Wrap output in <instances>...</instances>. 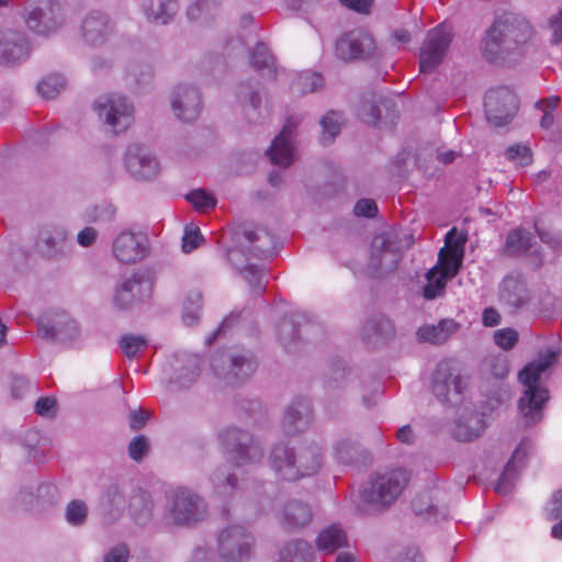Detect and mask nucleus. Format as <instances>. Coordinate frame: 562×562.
I'll return each instance as SVG.
<instances>
[{"label":"nucleus","instance_id":"1","mask_svg":"<svg viewBox=\"0 0 562 562\" xmlns=\"http://www.w3.org/2000/svg\"><path fill=\"white\" fill-rule=\"evenodd\" d=\"M531 25L522 18L507 13L486 30L481 50L491 64L516 63L531 53Z\"/></svg>","mask_w":562,"mask_h":562},{"label":"nucleus","instance_id":"2","mask_svg":"<svg viewBox=\"0 0 562 562\" xmlns=\"http://www.w3.org/2000/svg\"><path fill=\"white\" fill-rule=\"evenodd\" d=\"M558 357L559 351L554 349L540 351L538 358L528 363L518 374L524 386L518 407L527 426L539 423L543 417V407L549 400V392L541 386V378L557 362Z\"/></svg>","mask_w":562,"mask_h":562},{"label":"nucleus","instance_id":"3","mask_svg":"<svg viewBox=\"0 0 562 562\" xmlns=\"http://www.w3.org/2000/svg\"><path fill=\"white\" fill-rule=\"evenodd\" d=\"M269 462L279 479L296 481L314 475L321 470L324 463V448L316 441H305L294 449L276 445Z\"/></svg>","mask_w":562,"mask_h":562},{"label":"nucleus","instance_id":"4","mask_svg":"<svg viewBox=\"0 0 562 562\" xmlns=\"http://www.w3.org/2000/svg\"><path fill=\"white\" fill-rule=\"evenodd\" d=\"M465 241L463 234H458L454 227L451 228L438 254L437 263L426 273V281H447L454 278L462 266Z\"/></svg>","mask_w":562,"mask_h":562},{"label":"nucleus","instance_id":"5","mask_svg":"<svg viewBox=\"0 0 562 562\" xmlns=\"http://www.w3.org/2000/svg\"><path fill=\"white\" fill-rule=\"evenodd\" d=\"M408 481L409 474L404 469L379 474L369 487L363 488L361 497L368 504L387 507L402 494Z\"/></svg>","mask_w":562,"mask_h":562},{"label":"nucleus","instance_id":"6","mask_svg":"<svg viewBox=\"0 0 562 562\" xmlns=\"http://www.w3.org/2000/svg\"><path fill=\"white\" fill-rule=\"evenodd\" d=\"M218 440L224 453L238 467L256 463L262 459L261 446L248 432L236 427L222 430Z\"/></svg>","mask_w":562,"mask_h":562},{"label":"nucleus","instance_id":"7","mask_svg":"<svg viewBox=\"0 0 562 562\" xmlns=\"http://www.w3.org/2000/svg\"><path fill=\"white\" fill-rule=\"evenodd\" d=\"M430 387L442 403H458L468 387V380L451 360H441L431 373Z\"/></svg>","mask_w":562,"mask_h":562},{"label":"nucleus","instance_id":"8","mask_svg":"<svg viewBox=\"0 0 562 562\" xmlns=\"http://www.w3.org/2000/svg\"><path fill=\"white\" fill-rule=\"evenodd\" d=\"M168 517L176 525H192L206 516L203 498L188 487H178L168 496Z\"/></svg>","mask_w":562,"mask_h":562},{"label":"nucleus","instance_id":"9","mask_svg":"<svg viewBox=\"0 0 562 562\" xmlns=\"http://www.w3.org/2000/svg\"><path fill=\"white\" fill-rule=\"evenodd\" d=\"M221 562H247L252 555V535L241 525H229L218 535Z\"/></svg>","mask_w":562,"mask_h":562},{"label":"nucleus","instance_id":"10","mask_svg":"<svg viewBox=\"0 0 562 562\" xmlns=\"http://www.w3.org/2000/svg\"><path fill=\"white\" fill-rule=\"evenodd\" d=\"M98 116L116 134L126 131L134 121L133 104L123 95H101L93 104Z\"/></svg>","mask_w":562,"mask_h":562},{"label":"nucleus","instance_id":"11","mask_svg":"<svg viewBox=\"0 0 562 562\" xmlns=\"http://www.w3.org/2000/svg\"><path fill=\"white\" fill-rule=\"evenodd\" d=\"M518 108V98L509 87H497L485 94V115L494 126L508 124L516 115Z\"/></svg>","mask_w":562,"mask_h":562},{"label":"nucleus","instance_id":"12","mask_svg":"<svg viewBox=\"0 0 562 562\" xmlns=\"http://www.w3.org/2000/svg\"><path fill=\"white\" fill-rule=\"evenodd\" d=\"M451 41L452 34L443 24L428 31L419 52L420 72H431L442 63Z\"/></svg>","mask_w":562,"mask_h":562},{"label":"nucleus","instance_id":"13","mask_svg":"<svg viewBox=\"0 0 562 562\" xmlns=\"http://www.w3.org/2000/svg\"><path fill=\"white\" fill-rule=\"evenodd\" d=\"M501 252L510 258H527L528 265L533 269L540 268L544 262L540 248L536 247L533 233L524 227L514 228L507 234Z\"/></svg>","mask_w":562,"mask_h":562},{"label":"nucleus","instance_id":"14","mask_svg":"<svg viewBox=\"0 0 562 562\" xmlns=\"http://www.w3.org/2000/svg\"><path fill=\"white\" fill-rule=\"evenodd\" d=\"M112 254L121 263H137L144 260L149 254L148 238L142 233L123 229L112 241Z\"/></svg>","mask_w":562,"mask_h":562},{"label":"nucleus","instance_id":"15","mask_svg":"<svg viewBox=\"0 0 562 562\" xmlns=\"http://www.w3.org/2000/svg\"><path fill=\"white\" fill-rule=\"evenodd\" d=\"M61 23L60 5L54 0H32L27 5L26 24L37 34H48Z\"/></svg>","mask_w":562,"mask_h":562},{"label":"nucleus","instance_id":"16","mask_svg":"<svg viewBox=\"0 0 562 562\" xmlns=\"http://www.w3.org/2000/svg\"><path fill=\"white\" fill-rule=\"evenodd\" d=\"M336 56L341 60L367 59L375 53L373 37L362 30H353L336 41Z\"/></svg>","mask_w":562,"mask_h":562},{"label":"nucleus","instance_id":"17","mask_svg":"<svg viewBox=\"0 0 562 562\" xmlns=\"http://www.w3.org/2000/svg\"><path fill=\"white\" fill-rule=\"evenodd\" d=\"M124 164L131 176L138 180H153L160 171L157 158L138 144L127 147Z\"/></svg>","mask_w":562,"mask_h":562},{"label":"nucleus","instance_id":"18","mask_svg":"<svg viewBox=\"0 0 562 562\" xmlns=\"http://www.w3.org/2000/svg\"><path fill=\"white\" fill-rule=\"evenodd\" d=\"M30 43L24 33L14 30L0 31V65L13 66L24 61L30 54Z\"/></svg>","mask_w":562,"mask_h":562},{"label":"nucleus","instance_id":"19","mask_svg":"<svg viewBox=\"0 0 562 562\" xmlns=\"http://www.w3.org/2000/svg\"><path fill=\"white\" fill-rule=\"evenodd\" d=\"M40 330L45 337L57 339L61 342L72 344L80 337V328L75 319L66 312H58L53 319L42 317L38 321Z\"/></svg>","mask_w":562,"mask_h":562},{"label":"nucleus","instance_id":"20","mask_svg":"<svg viewBox=\"0 0 562 562\" xmlns=\"http://www.w3.org/2000/svg\"><path fill=\"white\" fill-rule=\"evenodd\" d=\"M171 109L175 115L183 122L194 121L200 113L201 100L195 87L179 85L171 94Z\"/></svg>","mask_w":562,"mask_h":562},{"label":"nucleus","instance_id":"21","mask_svg":"<svg viewBox=\"0 0 562 562\" xmlns=\"http://www.w3.org/2000/svg\"><path fill=\"white\" fill-rule=\"evenodd\" d=\"M299 121L288 117L279 135L274 137L267 155L273 165L289 167L293 161L292 135Z\"/></svg>","mask_w":562,"mask_h":562},{"label":"nucleus","instance_id":"22","mask_svg":"<svg viewBox=\"0 0 562 562\" xmlns=\"http://www.w3.org/2000/svg\"><path fill=\"white\" fill-rule=\"evenodd\" d=\"M212 368L215 373L229 384H237L248 379L256 370L257 363L249 351H241L229 356L227 370H220L217 359H213Z\"/></svg>","mask_w":562,"mask_h":562},{"label":"nucleus","instance_id":"23","mask_svg":"<svg viewBox=\"0 0 562 562\" xmlns=\"http://www.w3.org/2000/svg\"><path fill=\"white\" fill-rule=\"evenodd\" d=\"M535 449V442L530 438H524L518 447L513 452L510 460L506 463L503 473L501 474L496 485L495 492L502 495H506L510 492L516 470L518 465H521L527 460L528 456Z\"/></svg>","mask_w":562,"mask_h":562},{"label":"nucleus","instance_id":"24","mask_svg":"<svg viewBox=\"0 0 562 562\" xmlns=\"http://www.w3.org/2000/svg\"><path fill=\"white\" fill-rule=\"evenodd\" d=\"M401 258V249L390 236L383 235L374 238L372 263L376 269L385 272L393 271L397 268Z\"/></svg>","mask_w":562,"mask_h":562},{"label":"nucleus","instance_id":"25","mask_svg":"<svg viewBox=\"0 0 562 562\" xmlns=\"http://www.w3.org/2000/svg\"><path fill=\"white\" fill-rule=\"evenodd\" d=\"M312 420L311 404L307 398H296L285 411L282 427L286 435L294 436L304 431Z\"/></svg>","mask_w":562,"mask_h":562},{"label":"nucleus","instance_id":"26","mask_svg":"<svg viewBox=\"0 0 562 562\" xmlns=\"http://www.w3.org/2000/svg\"><path fill=\"white\" fill-rule=\"evenodd\" d=\"M36 245L49 259L67 258L72 248V243L64 229L41 232Z\"/></svg>","mask_w":562,"mask_h":562},{"label":"nucleus","instance_id":"27","mask_svg":"<svg viewBox=\"0 0 562 562\" xmlns=\"http://www.w3.org/2000/svg\"><path fill=\"white\" fill-rule=\"evenodd\" d=\"M112 32V25L101 11L89 12L81 24L83 40L92 46L103 44Z\"/></svg>","mask_w":562,"mask_h":562},{"label":"nucleus","instance_id":"28","mask_svg":"<svg viewBox=\"0 0 562 562\" xmlns=\"http://www.w3.org/2000/svg\"><path fill=\"white\" fill-rule=\"evenodd\" d=\"M153 283H121L115 290L113 301L121 310L132 308L151 297Z\"/></svg>","mask_w":562,"mask_h":562},{"label":"nucleus","instance_id":"29","mask_svg":"<svg viewBox=\"0 0 562 562\" xmlns=\"http://www.w3.org/2000/svg\"><path fill=\"white\" fill-rule=\"evenodd\" d=\"M227 260L238 271L239 276L247 281H269L277 279L271 271L263 265H257L246 258L240 249H229L227 251Z\"/></svg>","mask_w":562,"mask_h":562},{"label":"nucleus","instance_id":"30","mask_svg":"<svg viewBox=\"0 0 562 562\" xmlns=\"http://www.w3.org/2000/svg\"><path fill=\"white\" fill-rule=\"evenodd\" d=\"M394 333L392 322L383 315H376L366 322L361 336L366 342L375 347L384 344Z\"/></svg>","mask_w":562,"mask_h":562},{"label":"nucleus","instance_id":"31","mask_svg":"<svg viewBox=\"0 0 562 562\" xmlns=\"http://www.w3.org/2000/svg\"><path fill=\"white\" fill-rule=\"evenodd\" d=\"M485 428V422L482 414L477 412H467L456 422L453 428L454 437L460 441H471L477 438Z\"/></svg>","mask_w":562,"mask_h":562},{"label":"nucleus","instance_id":"32","mask_svg":"<svg viewBox=\"0 0 562 562\" xmlns=\"http://www.w3.org/2000/svg\"><path fill=\"white\" fill-rule=\"evenodd\" d=\"M311 519L310 506L301 501H290L281 513V522L289 530L304 527Z\"/></svg>","mask_w":562,"mask_h":562},{"label":"nucleus","instance_id":"33","mask_svg":"<svg viewBox=\"0 0 562 562\" xmlns=\"http://www.w3.org/2000/svg\"><path fill=\"white\" fill-rule=\"evenodd\" d=\"M249 60L255 70L262 77L274 78L278 74L276 59L269 47L262 42L257 43L250 50Z\"/></svg>","mask_w":562,"mask_h":562},{"label":"nucleus","instance_id":"34","mask_svg":"<svg viewBox=\"0 0 562 562\" xmlns=\"http://www.w3.org/2000/svg\"><path fill=\"white\" fill-rule=\"evenodd\" d=\"M300 319H305V316L301 313H292L291 315H285L278 325V338L289 352L295 350L299 339V327L301 326Z\"/></svg>","mask_w":562,"mask_h":562},{"label":"nucleus","instance_id":"35","mask_svg":"<svg viewBox=\"0 0 562 562\" xmlns=\"http://www.w3.org/2000/svg\"><path fill=\"white\" fill-rule=\"evenodd\" d=\"M459 328V325L453 319H442L438 325L422 326L418 331V338L422 341L431 344L445 342L453 333Z\"/></svg>","mask_w":562,"mask_h":562},{"label":"nucleus","instance_id":"36","mask_svg":"<svg viewBox=\"0 0 562 562\" xmlns=\"http://www.w3.org/2000/svg\"><path fill=\"white\" fill-rule=\"evenodd\" d=\"M179 10L178 0H158L157 8L153 3L143 4V11L146 19L155 24H167Z\"/></svg>","mask_w":562,"mask_h":562},{"label":"nucleus","instance_id":"37","mask_svg":"<svg viewBox=\"0 0 562 562\" xmlns=\"http://www.w3.org/2000/svg\"><path fill=\"white\" fill-rule=\"evenodd\" d=\"M130 513L137 524H145L151 516L153 501L148 492L137 490L128 503Z\"/></svg>","mask_w":562,"mask_h":562},{"label":"nucleus","instance_id":"38","mask_svg":"<svg viewBox=\"0 0 562 562\" xmlns=\"http://www.w3.org/2000/svg\"><path fill=\"white\" fill-rule=\"evenodd\" d=\"M499 300L510 307L519 308L530 301V293L526 283H503Z\"/></svg>","mask_w":562,"mask_h":562},{"label":"nucleus","instance_id":"39","mask_svg":"<svg viewBox=\"0 0 562 562\" xmlns=\"http://www.w3.org/2000/svg\"><path fill=\"white\" fill-rule=\"evenodd\" d=\"M316 544L319 551L333 553L347 546V536L337 525H331L319 532Z\"/></svg>","mask_w":562,"mask_h":562},{"label":"nucleus","instance_id":"40","mask_svg":"<svg viewBox=\"0 0 562 562\" xmlns=\"http://www.w3.org/2000/svg\"><path fill=\"white\" fill-rule=\"evenodd\" d=\"M313 548L304 540L289 542L281 551L279 562H310Z\"/></svg>","mask_w":562,"mask_h":562},{"label":"nucleus","instance_id":"41","mask_svg":"<svg viewBox=\"0 0 562 562\" xmlns=\"http://www.w3.org/2000/svg\"><path fill=\"white\" fill-rule=\"evenodd\" d=\"M347 384V371L342 363L330 368L325 379V391L329 398L339 397Z\"/></svg>","mask_w":562,"mask_h":562},{"label":"nucleus","instance_id":"42","mask_svg":"<svg viewBox=\"0 0 562 562\" xmlns=\"http://www.w3.org/2000/svg\"><path fill=\"white\" fill-rule=\"evenodd\" d=\"M323 85L324 79L321 74L305 70L296 75L292 83V90L293 92L305 94L316 91L322 88Z\"/></svg>","mask_w":562,"mask_h":562},{"label":"nucleus","instance_id":"43","mask_svg":"<svg viewBox=\"0 0 562 562\" xmlns=\"http://www.w3.org/2000/svg\"><path fill=\"white\" fill-rule=\"evenodd\" d=\"M342 115L336 111L327 112L321 120L323 144L330 143L340 132Z\"/></svg>","mask_w":562,"mask_h":562},{"label":"nucleus","instance_id":"44","mask_svg":"<svg viewBox=\"0 0 562 562\" xmlns=\"http://www.w3.org/2000/svg\"><path fill=\"white\" fill-rule=\"evenodd\" d=\"M214 490L218 495L227 496L237 488L235 474L228 473L226 469H218L211 477Z\"/></svg>","mask_w":562,"mask_h":562},{"label":"nucleus","instance_id":"45","mask_svg":"<svg viewBox=\"0 0 562 562\" xmlns=\"http://www.w3.org/2000/svg\"><path fill=\"white\" fill-rule=\"evenodd\" d=\"M66 80L59 74H50L37 85L38 93L45 99H53L65 88Z\"/></svg>","mask_w":562,"mask_h":562},{"label":"nucleus","instance_id":"46","mask_svg":"<svg viewBox=\"0 0 562 562\" xmlns=\"http://www.w3.org/2000/svg\"><path fill=\"white\" fill-rule=\"evenodd\" d=\"M101 506L109 514L124 508L125 497L117 485H111L106 488L101 498Z\"/></svg>","mask_w":562,"mask_h":562},{"label":"nucleus","instance_id":"47","mask_svg":"<svg viewBox=\"0 0 562 562\" xmlns=\"http://www.w3.org/2000/svg\"><path fill=\"white\" fill-rule=\"evenodd\" d=\"M357 452L356 445L348 438L337 440L333 447V457L340 464H350Z\"/></svg>","mask_w":562,"mask_h":562},{"label":"nucleus","instance_id":"48","mask_svg":"<svg viewBox=\"0 0 562 562\" xmlns=\"http://www.w3.org/2000/svg\"><path fill=\"white\" fill-rule=\"evenodd\" d=\"M148 345L147 339L142 335L127 334L120 339V347L127 358H135Z\"/></svg>","mask_w":562,"mask_h":562},{"label":"nucleus","instance_id":"49","mask_svg":"<svg viewBox=\"0 0 562 562\" xmlns=\"http://www.w3.org/2000/svg\"><path fill=\"white\" fill-rule=\"evenodd\" d=\"M215 0H196L188 8L187 14L191 21H204L215 12Z\"/></svg>","mask_w":562,"mask_h":562},{"label":"nucleus","instance_id":"50","mask_svg":"<svg viewBox=\"0 0 562 562\" xmlns=\"http://www.w3.org/2000/svg\"><path fill=\"white\" fill-rule=\"evenodd\" d=\"M201 304L202 296L200 293L190 294L186 300L182 319L187 326H193L198 323Z\"/></svg>","mask_w":562,"mask_h":562},{"label":"nucleus","instance_id":"51","mask_svg":"<svg viewBox=\"0 0 562 562\" xmlns=\"http://www.w3.org/2000/svg\"><path fill=\"white\" fill-rule=\"evenodd\" d=\"M187 200L192 204V206L200 212H205L207 210L214 209L216 205L215 198L207 193L203 189H196L188 193Z\"/></svg>","mask_w":562,"mask_h":562},{"label":"nucleus","instance_id":"52","mask_svg":"<svg viewBox=\"0 0 562 562\" xmlns=\"http://www.w3.org/2000/svg\"><path fill=\"white\" fill-rule=\"evenodd\" d=\"M200 362L201 360L198 356H191L187 359L186 372L181 373L177 380L180 387H189L196 381L200 375Z\"/></svg>","mask_w":562,"mask_h":562},{"label":"nucleus","instance_id":"53","mask_svg":"<svg viewBox=\"0 0 562 562\" xmlns=\"http://www.w3.org/2000/svg\"><path fill=\"white\" fill-rule=\"evenodd\" d=\"M88 516V508L85 502L80 499L71 501L67 507L65 517L66 520L72 526L82 525Z\"/></svg>","mask_w":562,"mask_h":562},{"label":"nucleus","instance_id":"54","mask_svg":"<svg viewBox=\"0 0 562 562\" xmlns=\"http://www.w3.org/2000/svg\"><path fill=\"white\" fill-rule=\"evenodd\" d=\"M237 99L244 105L248 106L252 112H256L261 104V98L259 93L247 82L238 87Z\"/></svg>","mask_w":562,"mask_h":562},{"label":"nucleus","instance_id":"55","mask_svg":"<svg viewBox=\"0 0 562 562\" xmlns=\"http://www.w3.org/2000/svg\"><path fill=\"white\" fill-rule=\"evenodd\" d=\"M505 156L508 160L514 161L521 167L528 166L532 161L531 150L526 145L516 144L509 146L505 151Z\"/></svg>","mask_w":562,"mask_h":562},{"label":"nucleus","instance_id":"56","mask_svg":"<svg viewBox=\"0 0 562 562\" xmlns=\"http://www.w3.org/2000/svg\"><path fill=\"white\" fill-rule=\"evenodd\" d=\"M484 367L494 378L499 380L504 379L509 371L508 361L502 355L488 357L484 362Z\"/></svg>","mask_w":562,"mask_h":562},{"label":"nucleus","instance_id":"57","mask_svg":"<svg viewBox=\"0 0 562 562\" xmlns=\"http://www.w3.org/2000/svg\"><path fill=\"white\" fill-rule=\"evenodd\" d=\"M495 344L503 350H510L518 341V333L514 328H502L494 333Z\"/></svg>","mask_w":562,"mask_h":562},{"label":"nucleus","instance_id":"58","mask_svg":"<svg viewBox=\"0 0 562 562\" xmlns=\"http://www.w3.org/2000/svg\"><path fill=\"white\" fill-rule=\"evenodd\" d=\"M412 507L417 515H432L437 510L436 505L431 502L429 492H425L415 497L412 502Z\"/></svg>","mask_w":562,"mask_h":562},{"label":"nucleus","instance_id":"59","mask_svg":"<svg viewBox=\"0 0 562 562\" xmlns=\"http://www.w3.org/2000/svg\"><path fill=\"white\" fill-rule=\"evenodd\" d=\"M203 240V237L200 233L199 227L195 226H187L184 229V234L182 237V250L186 254L191 252L195 249L200 243Z\"/></svg>","mask_w":562,"mask_h":562},{"label":"nucleus","instance_id":"60","mask_svg":"<svg viewBox=\"0 0 562 562\" xmlns=\"http://www.w3.org/2000/svg\"><path fill=\"white\" fill-rule=\"evenodd\" d=\"M358 116L369 125H376L380 121L381 112L374 103L363 102L358 109Z\"/></svg>","mask_w":562,"mask_h":562},{"label":"nucleus","instance_id":"61","mask_svg":"<svg viewBox=\"0 0 562 562\" xmlns=\"http://www.w3.org/2000/svg\"><path fill=\"white\" fill-rule=\"evenodd\" d=\"M535 229L540 240L554 254L562 250V238L559 234L540 229L536 224Z\"/></svg>","mask_w":562,"mask_h":562},{"label":"nucleus","instance_id":"62","mask_svg":"<svg viewBox=\"0 0 562 562\" xmlns=\"http://www.w3.org/2000/svg\"><path fill=\"white\" fill-rule=\"evenodd\" d=\"M548 27L551 32L550 44L559 45L562 42V9L549 18Z\"/></svg>","mask_w":562,"mask_h":562},{"label":"nucleus","instance_id":"63","mask_svg":"<svg viewBox=\"0 0 562 562\" xmlns=\"http://www.w3.org/2000/svg\"><path fill=\"white\" fill-rule=\"evenodd\" d=\"M549 519H558L562 517V488L555 491L546 506Z\"/></svg>","mask_w":562,"mask_h":562},{"label":"nucleus","instance_id":"64","mask_svg":"<svg viewBox=\"0 0 562 562\" xmlns=\"http://www.w3.org/2000/svg\"><path fill=\"white\" fill-rule=\"evenodd\" d=\"M353 213L359 217L373 218L378 213L376 203L372 199H361L356 203Z\"/></svg>","mask_w":562,"mask_h":562}]
</instances>
